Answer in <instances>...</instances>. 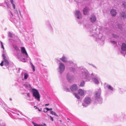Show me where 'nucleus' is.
I'll return each mask as SVG.
<instances>
[{"label": "nucleus", "mask_w": 126, "mask_h": 126, "mask_svg": "<svg viewBox=\"0 0 126 126\" xmlns=\"http://www.w3.org/2000/svg\"><path fill=\"white\" fill-rule=\"evenodd\" d=\"M92 26V25H90L89 24H86L84 25V28L86 29H89L90 28L89 31L90 35L95 37L96 40L99 43L103 42L104 40V39L102 37V34L100 33V32H99V34H95V32L96 30H93L90 28V27Z\"/></svg>", "instance_id": "1"}, {"label": "nucleus", "mask_w": 126, "mask_h": 126, "mask_svg": "<svg viewBox=\"0 0 126 126\" xmlns=\"http://www.w3.org/2000/svg\"><path fill=\"white\" fill-rule=\"evenodd\" d=\"M21 51L23 56L24 58L22 57L21 54H18L17 57L19 60L24 62H26L27 60H30L24 47H21Z\"/></svg>", "instance_id": "2"}, {"label": "nucleus", "mask_w": 126, "mask_h": 126, "mask_svg": "<svg viewBox=\"0 0 126 126\" xmlns=\"http://www.w3.org/2000/svg\"><path fill=\"white\" fill-rule=\"evenodd\" d=\"M101 90L99 88L94 93V97L95 102L101 104L102 103V98L100 97Z\"/></svg>", "instance_id": "3"}, {"label": "nucleus", "mask_w": 126, "mask_h": 126, "mask_svg": "<svg viewBox=\"0 0 126 126\" xmlns=\"http://www.w3.org/2000/svg\"><path fill=\"white\" fill-rule=\"evenodd\" d=\"M81 76L82 77V78L85 79L86 81H90L91 78L89 76L87 70L85 68H83L81 69Z\"/></svg>", "instance_id": "4"}, {"label": "nucleus", "mask_w": 126, "mask_h": 126, "mask_svg": "<svg viewBox=\"0 0 126 126\" xmlns=\"http://www.w3.org/2000/svg\"><path fill=\"white\" fill-rule=\"evenodd\" d=\"M30 91L32 92L33 96L38 101H40L41 96L38 91L35 89L33 88L30 90Z\"/></svg>", "instance_id": "5"}, {"label": "nucleus", "mask_w": 126, "mask_h": 126, "mask_svg": "<svg viewBox=\"0 0 126 126\" xmlns=\"http://www.w3.org/2000/svg\"><path fill=\"white\" fill-rule=\"evenodd\" d=\"M29 76V74L25 70H23L21 73L20 77L23 80H26Z\"/></svg>", "instance_id": "6"}, {"label": "nucleus", "mask_w": 126, "mask_h": 126, "mask_svg": "<svg viewBox=\"0 0 126 126\" xmlns=\"http://www.w3.org/2000/svg\"><path fill=\"white\" fill-rule=\"evenodd\" d=\"M84 101L85 103H83L82 105L83 106V107H86L91 103L92 100L90 97L87 96L85 97Z\"/></svg>", "instance_id": "7"}, {"label": "nucleus", "mask_w": 126, "mask_h": 126, "mask_svg": "<svg viewBox=\"0 0 126 126\" xmlns=\"http://www.w3.org/2000/svg\"><path fill=\"white\" fill-rule=\"evenodd\" d=\"M92 77H93L92 79L93 81L96 84H98L99 83V80L100 79L98 75L97 74H91Z\"/></svg>", "instance_id": "8"}, {"label": "nucleus", "mask_w": 126, "mask_h": 126, "mask_svg": "<svg viewBox=\"0 0 126 126\" xmlns=\"http://www.w3.org/2000/svg\"><path fill=\"white\" fill-rule=\"evenodd\" d=\"M121 54L125 56L126 54V44L122 43L121 46Z\"/></svg>", "instance_id": "9"}, {"label": "nucleus", "mask_w": 126, "mask_h": 126, "mask_svg": "<svg viewBox=\"0 0 126 126\" xmlns=\"http://www.w3.org/2000/svg\"><path fill=\"white\" fill-rule=\"evenodd\" d=\"M59 66L58 72L60 74H62L65 69L64 65L62 63H59Z\"/></svg>", "instance_id": "10"}, {"label": "nucleus", "mask_w": 126, "mask_h": 126, "mask_svg": "<svg viewBox=\"0 0 126 126\" xmlns=\"http://www.w3.org/2000/svg\"><path fill=\"white\" fill-rule=\"evenodd\" d=\"M75 15L76 17L78 19H81L82 17V14L79 11H75Z\"/></svg>", "instance_id": "11"}, {"label": "nucleus", "mask_w": 126, "mask_h": 126, "mask_svg": "<svg viewBox=\"0 0 126 126\" xmlns=\"http://www.w3.org/2000/svg\"><path fill=\"white\" fill-rule=\"evenodd\" d=\"M66 76L67 79L68 81L70 82H71L73 81V77L70 76L69 73H67Z\"/></svg>", "instance_id": "12"}, {"label": "nucleus", "mask_w": 126, "mask_h": 126, "mask_svg": "<svg viewBox=\"0 0 126 126\" xmlns=\"http://www.w3.org/2000/svg\"><path fill=\"white\" fill-rule=\"evenodd\" d=\"M70 90L72 92L76 91L78 88L77 85L75 84H73L70 87Z\"/></svg>", "instance_id": "13"}, {"label": "nucleus", "mask_w": 126, "mask_h": 126, "mask_svg": "<svg viewBox=\"0 0 126 126\" xmlns=\"http://www.w3.org/2000/svg\"><path fill=\"white\" fill-rule=\"evenodd\" d=\"M120 16L122 19H124L126 18V14L125 12H122L121 13Z\"/></svg>", "instance_id": "14"}, {"label": "nucleus", "mask_w": 126, "mask_h": 126, "mask_svg": "<svg viewBox=\"0 0 126 126\" xmlns=\"http://www.w3.org/2000/svg\"><path fill=\"white\" fill-rule=\"evenodd\" d=\"M2 56L3 58V59L4 60V62H5V64L6 65H9V63L8 61L6 59V57L5 56L4 54H3Z\"/></svg>", "instance_id": "15"}, {"label": "nucleus", "mask_w": 126, "mask_h": 126, "mask_svg": "<svg viewBox=\"0 0 126 126\" xmlns=\"http://www.w3.org/2000/svg\"><path fill=\"white\" fill-rule=\"evenodd\" d=\"M89 9L88 7H85L83 9V12L84 15H87L88 14Z\"/></svg>", "instance_id": "16"}, {"label": "nucleus", "mask_w": 126, "mask_h": 126, "mask_svg": "<svg viewBox=\"0 0 126 126\" xmlns=\"http://www.w3.org/2000/svg\"><path fill=\"white\" fill-rule=\"evenodd\" d=\"M90 20L92 23L95 22L96 20V18L95 16L94 15L92 16L90 18Z\"/></svg>", "instance_id": "17"}, {"label": "nucleus", "mask_w": 126, "mask_h": 126, "mask_svg": "<svg viewBox=\"0 0 126 126\" xmlns=\"http://www.w3.org/2000/svg\"><path fill=\"white\" fill-rule=\"evenodd\" d=\"M23 86L24 87H25V88L29 90H30V89H31V90L32 89L31 85L29 84H24L23 85Z\"/></svg>", "instance_id": "18"}, {"label": "nucleus", "mask_w": 126, "mask_h": 126, "mask_svg": "<svg viewBox=\"0 0 126 126\" xmlns=\"http://www.w3.org/2000/svg\"><path fill=\"white\" fill-rule=\"evenodd\" d=\"M67 63L70 64V65L73 66H77V64L76 63H74L72 61H69L67 62Z\"/></svg>", "instance_id": "19"}, {"label": "nucleus", "mask_w": 126, "mask_h": 126, "mask_svg": "<svg viewBox=\"0 0 126 126\" xmlns=\"http://www.w3.org/2000/svg\"><path fill=\"white\" fill-rule=\"evenodd\" d=\"M110 13L112 16H115L116 14V10L114 9H112L110 11Z\"/></svg>", "instance_id": "20"}, {"label": "nucleus", "mask_w": 126, "mask_h": 126, "mask_svg": "<svg viewBox=\"0 0 126 126\" xmlns=\"http://www.w3.org/2000/svg\"><path fill=\"white\" fill-rule=\"evenodd\" d=\"M61 60L64 62H67V58L64 55H63L62 58H61Z\"/></svg>", "instance_id": "21"}, {"label": "nucleus", "mask_w": 126, "mask_h": 126, "mask_svg": "<svg viewBox=\"0 0 126 126\" xmlns=\"http://www.w3.org/2000/svg\"><path fill=\"white\" fill-rule=\"evenodd\" d=\"M78 93L80 95H83L84 94L85 92L83 90L80 89L78 90Z\"/></svg>", "instance_id": "22"}, {"label": "nucleus", "mask_w": 126, "mask_h": 126, "mask_svg": "<svg viewBox=\"0 0 126 126\" xmlns=\"http://www.w3.org/2000/svg\"><path fill=\"white\" fill-rule=\"evenodd\" d=\"M47 28L48 29V30L50 31L51 32H52L53 31V28L52 26L51 25H49L47 27Z\"/></svg>", "instance_id": "23"}, {"label": "nucleus", "mask_w": 126, "mask_h": 126, "mask_svg": "<svg viewBox=\"0 0 126 126\" xmlns=\"http://www.w3.org/2000/svg\"><path fill=\"white\" fill-rule=\"evenodd\" d=\"M74 67H71L69 68V70L70 71L73 72H74L76 71V68L77 66Z\"/></svg>", "instance_id": "24"}, {"label": "nucleus", "mask_w": 126, "mask_h": 126, "mask_svg": "<svg viewBox=\"0 0 126 126\" xmlns=\"http://www.w3.org/2000/svg\"><path fill=\"white\" fill-rule=\"evenodd\" d=\"M113 37L117 39L119 38V36L118 35L114 33H112V34Z\"/></svg>", "instance_id": "25"}, {"label": "nucleus", "mask_w": 126, "mask_h": 126, "mask_svg": "<svg viewBox=\"0 0 126 126\" xmlns=\"http://www.w3.org/2000/svg\"><path fill=\"white\" fill-rule=\"evenodd\" d=\"M106 87L108 89L110 90L113 91V88L110 85L107 84V85Z\"/></svg>", "instance_id": "26"}, {"label": "nucleus", "mask_w": 126, "mask_h": 126, "mask_svg": "<svg viewBox=\"0 0 126 126\" xmlns=\"http://www.w3.org/2000/svg\"><path fill=\"white\" fill-rule=\"evenodd\" d=\"M121 118H124L126 117V113L124 112H122L121 113Z\"/></svg>", "instance_id": "27"}, {"label": "nucleus", "mask_w": 126, "mask_h": 126, "mask_svg": "<svg viewBox=\"0 0 126 126\" xmlns=\"http://www.w3.org/2000/svg\"><path fill=\"white\" fill-rule=\"evenodd\" d=\"M8 35L9 37L11 38L14 37L15 36L12 33H11L10 32H8Z\"/></svg>", "instance_id": "28"}, {"label": "nucleus", "mask_w": 126, "mask_h": 126, "mask_svg": "<svg viewBox=\"0 0 126 126\" xmlns=\"http://www.w3.org/2000/svg\"><path fill=\"white\" fill-rule=\"evenodd\" d=\"M30 64L31 66L32 69L33 70V71L34 72L35 71V67L32 64V63L30 62Z\"/></svg>", "instance_id": "29"}, {"label": "nucleus", "mask_w": 126, "mask_h": 126, "mask_svg": "<svg viewBox=\"0 0 126 126\" xmlns=\"http://www.w3.org/2000/svg\"><path fill=\"white\" fill-rule=\"evenodd\" d=\"M45 24L47 26V27L51 25L50 21L48 20H47L46 21Z\"/></svg>", "instance_id": "30"}, {"label": "nucleus", "mask_w": 126, "mask_h": 126, "mask_svg": "<svg viewBox=\"0 0 126 126\" xmlns=\"http://www.w3.org/2000/svg\"><path fill=\"white\" fill-rule=\"evenodd\" d=\"M85 84L84 81H83L81 82L79 86L81 87H83L84 86V84Z\"/></svg>", "instance_id": "31"}, {"label": "nucleus", "mask_w": 126, "mask_h": 126, "mask_svg": "<svg viewBox=\"0 0 126 126\" xmlns=\"http://www.w3.org/2000/svg\"><path fill=\"white\" fill-rule=\"evenodd\" d=\"M117 26V27H118L119 29L121 30L122 29V25L120 24H118Z\"/></svg>", "instance_id": "32"}, {"label": "nucleus", "mask_w": 126, "mask_h": 126, "mask_svg": "<svg viewBox=\"0 0 126 126\" xmlns=\"http://www.w3.org/2000/svg\"><path fill=\"white\" fill-rule=\"evenodd\" d=\"M110 42L111 43L114 45H117V42L114 41H110Z\"/></svg>", "instance_id": "33"}, {"label": "nucleus", "mask_w": 126, "mask_h": 126, "mask_svg": "<svg viewBox=\"0 0 126 126\" xmlns=\"http://www.w3.org/2000/svg\"><path fill=\"white\" fill-rule=\"evenodd\" d=\"M50 113L53 115H55L57 116H58V115L56 114V113L55 112H54L53 111H50Z\"/></svg>", "instance_id": "34"}, {"label": "nucleus", "mask_w": 126, "mask_h": 126, "mask_svg": "<svg viewBox=\"0 0 126 126\" xmlns=\"http://www.w3.org/2000/svg\"><path fill=\"white\" fill-rule=\"evenodd\" d=\"M74 95L75 97L77 98L78 99H79L80 98V96L78 95V94L77 93H74Z\"/></svg>", "instance_id": "35"}, {"label": "nucleus", "mask_w": 126, "mask_h": 126, "mask_svg": "<svg viewBox=\"0 0 126 126\" xmlns=\"http://www.w3.org/2000/svg\"><path fill=\"white\" fill-rule=\"evenodd\" d=\"M13 47L17 51L19 50V48L17 47L16 46L14 45L13 46Z\"/></svg>", "instance_id": "36"}, {"label": "nucleus", "mask_w": 126, "mask_h": 126, "mask_svg": "<svg viewBox=\"0 0 126 126\" xmlns=\"http://www.w3.org/2000/svg\"><path fill=\"white\" fill-rule=\"evenodd\" d=\"M14 12L16 14V15L17 16L19 17V14L17 10H15L14 11Z\"/></svg>", "instance_id": "37"}, {"label": "nucleus", "mask_w": 126, "mask_h": 126, "mask_svg": "<svg viewBox=\"0 0 126 126\" xmlns=\"http://www.w3.org/2000/svg\"><path fill=\"white\" fill-rule=\"evenodd\" d=\"M46 125L45 124H44L43 125H38V124H36V125H34V126H46Z\"/></svg>", "instance_id": "38"}, {"label": "nucleus", "mask_w": 126, "mask_h": 126, "mask_svg": "<svg viewBox=\"0 0 126 126\" xmlns=\"http://www.w3.org/2000/svg\"><path fill=\"white\" fill-rule=\"evenodd\" d=\"M123 6H124V7H126V2H124L123 3Z\"/></svg>", "instance_id": "39"}, {"label": "nucleus", "mask_w": 126, "mask_h": 126, "mask_svg": "<svg viewBox=\"0 0 126 126\" xmlns=\"http://www.w3.org/2000/svg\"><path fill=\"white\" fill-rule=\"evenodd\" d=\"M56 61L58 62L59 61H60V60H61V58H57L56 59Z\"/></svg>", "instance_id": "40"}, {"label": "nucleus", "mask_w": 126, "mask_h": 126, "mask_svg": "<svg viewBox=\"0 0 126 126\" xmlns=\"http://www.w3.org/2000/svg\"><path fill=\"white\" fill-rule=\"evenodd\" d=\"M0 43L1 46V47L3 48V49H4V47L3 46V43L1 41H0Z\"/></svg>", "instance_id": "41"}, {"label": "nucleus", "mask_w": 126, "mask_h": 126, "mask_svg": "<svg viewBox=\"0 0 126 126\" xmlns=\"http://www.w3.org/2000/svg\"><path fill=\"white\" fill-rule=\"evenodd\" d=\"M48 116L50 117V120L52 121H53V118L51 117V116L48 115Z\"/></svg>", "instance_id": "42"}, {"label": "nucleus", "mask_w": 126, "mask_h": 126, "mask_svg": "<svg viewBox=\"0 0 126 126\" xmlns=\"http://www.w3.org/2000/svg\"><path fill=\"white\" fill-rule=\"evenodd\" d=\"M12 4V6L13 8V9H15V5L14 3H13Z\"/></svg>", "instance_id": "43"}, {"label": "nucleus", "mask_w": 126, "mask_h": 126, "mask_svg": "<svg viewBox=\"0 0 126 126\" xmlns=\"http://www.w3.org/2000/svg\"><path fill=\"white\" fill-rule=\"evenodd\" d=\"M5 2L6 3V5L8 6V1L7 0H5Z\"/></svg>", "instance_id": "44"}, {"label": "nucleus", "mask_w": 126, "mask_h": 126, "mask_svg": "<svg viewBox=\"0 0 126 126\" xmlns=\"http://www.w3.org/2000/svg\"><path fill=\"white\" fill-rule=\"evenodd\" d=\"M43 111L45 113H46L47 111V110L46 109V108L44 109Z\"/></svg>", "instance_id": "45"}, {"label": "nucleus", "mask_w": 126, "mask_h": 126, "mask_svg": "<svg viewBox=\"0 0 126 126\" xmlns=\"http://www.w3.org/2000/svg\"><path fill=\"white\" fill-rule=\"evenodd\" d=\"M11 112L14 114H16V115H19V113H16V112H13V111H11Z\"/></svg>", "instance_id": "46"}, {"label": "nucleus", "mask_w": 126, "mask_h": 126, "mask_svg": "<svg viewBox=\"0 0 126 126\" xmlns=\"http://www.w3.org/2000/svg\"><path fill=\"white\" fill-rule=\"evenodd\" d=\"M46 110H47V111H49V110H52V108H46Z\"/></svg>", "instance_id": "47"}, {"label": "nucleus", "mask_w": 126, "mask_h": 126, "mask_svg": "<svg viewBox=\"0 0 126 126\" xmlns=\"http://www.w3.org/2000/svg\"><path fill=\"white\" fill-rule=\"evenodd\" d=\"M90 65H92V66H93V67H94L96 69H97V67L95 66L94 65L92 64H90Z\"/></svg>", "instance_id": "48"}, {"label": "nucleus", "mask_w": 126, "mask_h": 126, "mask_svg": "<svg viewBox=\"0 0 126 126\" xmlns=\"http://www.w3.org/2000/svg\"><path fill=\"white\" fill-rule=\"evenodd\" d=\"M3 61H2L1 63H0V65L1 66H3Z\"/></svg>", "instance_id": "49"}, {"label": "nucleus", "mask_w": 126, "mask_h": 126, "mask_svg": "<svg viewBox=\"0 0 126 126\" xmlns=\"http://www.w3.org/2000/svg\"><path fill=\"white\" fill-rule=\"evenodd\" d=\"M69 89L67 88H66L65 89V90L67 91H69Z\"/></svg>", "instance_id": "50"}, {"label": "nucleus", "mask_w": 126, "mask_h": 126, "mask_svg": "<svg viewBox=\"0 0 126 126\" xmlns=\"http://www.w3.org/2000/svg\"><path fill=\"white\" fill-rule=\"evenodd\" d=\"M27 96L29 97H30V93H27Z\"/></svg>", "instance_id": "51"}, {"label": "nucleus", "mask_w": 126, "mask_h": 126, "mask_svg": "<svg viewBox=\"0 0 126 126\" xmlns=\"http://www.w3.org/2000/svg\"><path fill=\"white\" fill-rule=\"evenodd\" d=\"M10 13H11V18H12V17H13V14L10 11Z\"/></svg>", "instance_id": "52"}, {"label": "nucleus", "mask_w": 126, "mask_h": 126, "mask_svg": "<svg viewBox=\"0 0 126 126\" xmlns=\"http://www.w3.org/2000/svg\"><path fill=\"white\" fill-rule=\"evenodd\" d=\"M10 1L11 4L13 3V0H10Z\"/></svg>", "instance_id": "53"}, {"label": "nucleus", "mask_w": 126, "mask_h": 126, "mask_svg": "<svg viewBox=\"0 0 126 126\" xmlns=\"http://www.w3.org/2000/svg\"><path fill=\"white\" fill-rule=\"evenodd\" d=\"M120 90H119V91H120V93H122V92H121V91H122V89H120Z\"/></svg>", "instance_id": "54"}, {"label": "nucleus", "mask_w": 126, "mask_h": 126, "mask_svg": "<svg viewBox=\"0 0 126 126\" xmlns=\"http://www.w3.org/2000/svg\"><path fill=\"white\" fill-rule=\"evenodd\" d=\"M2 101L1 99H0V104L1 105V103H2Z\"/></svg>", "instance_id": "55"}, {"label": "nucleus", "mask_w": 126, "mask_h": 126, "mask_svg": "<svg viewBox=\"0 0 126 126\" xmlns=\"http://www.w3.org/2000/svg\"><path fill=\"white\" fill-rule=\"evenodd\" d=\"M32 123L34 125H34H36V124H35V123L34 122H32Z\"/></svg>", "instance_id": "56"}, {"label": "nucleus", "mask_w": 126, "mask_h": 126, "mask_svg": "<svg viewBox=\"0 0 126 126\" xmlns=\"http://www.w3.org/2000/svg\"><path fill=\"white\" fill-rule=\"evenodd\" d=\"M49 104H45V105L46 106H48L49 105Z\"/></svg>", "instance_id": "57"}, {"label": "nucleus", "mask_w": 126, "mask_h": 126, "mask_svg": "<svg viewBox=\"0 0 126 126\" xmlns=\"http://www.w3.org/2000/svg\"><path fill=\"white\" fill-rule=\"evenodd\" d=\"M9 100H10V101H12V98H9Z\"/></svg>", "instance_id": "58"}, {"label": "nucleus", "mask_w": 126, "mask_h": 126, "mask_svg": "<svg viewBox=\"0 0 126 126\" xmlns=\"http://www.w3.org/2000/svg\"><path fill=\"white\" fill-rule=\"evenodd\" d=\"M19 13H20V15L21 16V12H20V10H19Z\"/></svg>", "instance_id": "59"}, {"label": "nucleus", "mask_w": 126, "mask_h": 126, "mask_svg": "<svg viewBox=\"0 0 126 126\" xmlns=\"http://www.w3.org/2000/svg\"><path fill=\"white\" fill-rule=\"evenodd\" d=\"M38 110L39 111H41V109H38Z\"/></svg>", "instance_id": "60"}, {"label": "nucleus", "mask_w": 126, "mask_h": 126, "mask_svg": "<svg viewBox=\"0 0 126 126\" xmlns=\"http://www.w3.org/2000/svg\"><path fill=\"white\" fill-rule=\"evenodd\" d=\"M34 107L35 108V107H36V109H37V108H38L36 107V106H34Z\"/></svg>", "instance_id": "61"}, {"label": "nucleus", "mask_w": 126, "mask_h": 126, "mask_svg": "<svg viewBox=\"0 0 126 126\" xmlns=\"http://www.w3.org/2000/svg\"><path fill=\"white\" fill-rule=\"evenodd\" d=\"M14 110L15 111H16V109H14Z\"/></svg>", "instance_id": "62"}, {"label": "nucleus", "mask_w": 126, "mask_h": 126, "mask_svg": "<svg viewBox=\"0 0 126 126\" xmlns=\"http://www.w3.org/2000/svg\"><path fill=\"white\" fill-rule=\"evenodd\" d=\"M75 1L77 2V0H75Z\"/></svg>", "instance_id": "63"}, {"label": "nucleus", "mask_w": 126, "mask_h": 126, "mask_svg": "<svg viewBox=\"0 0 126 126\" xmlns=\"http://www.w3.org/2000/svg\"><path fill=\"white\" fill-rule=\"evenodd\" d=\"M78 23H80V22L79 23V22H78Z\"/></svg>", "instance_id": "64"}]
</instances>
